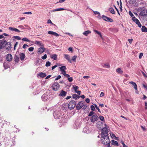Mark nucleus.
Wrapping results in <instances>:
<instances>
[{
	"instance_id": "obj_1",
	"label": "nucleus",
	"mask_w": 147,
	"mask_h": 147,
	"mask_svg": "<svg viewBox=\"0 0 147 147\" xmlns=\"http://www.w3.org/2000/svg\"><path fill=\"white\" fill-rule=\"evenodd\" d=\"M105 127H104L102 130V134L101 135L102 139L101 141L102 142L104 145L110 144L111 142L108 136V130L107 128V125L105 124Z\"/></svg>"
},
{
	"instance_id": "obj_2",
	"label": "nucleus",
	"mask_w": 147,
	"mask_h": 147,
	"mask_svg": "<svg viewBox=\"0 0 147 147\" xmlns=\"http://www.w3.org/2000/svg\"><path fill=\"white\" fill-rule=\"evenodd\" d=\"M51 95V93L44 94L41 96V98L43 101H45L49 100L50 98V96Z\"/></svg>"
},
{
	"instance_id": "obj_3",
	"label": "nucleus",
	"mask_w": 147,
	"mask_h": 147,
	"mask_svg": "<svg viewBox=\"0 0 147 147\" xmlns=\"http://www.w3.org/2000/svg\"><path fill=\"white\" fill-rule=\"evenodd\" d=\"M76 105V102L75 101L72 100L69 103L68 107L70 109H72L75 107Z\"/></svg>"
},
{
	"instance_id": "obj_4",
	"label": "nucleus",
	"mask_w": 147,
	"mask_h": 147,
	"mask_svg": "<svg viewBox=\"0 0 147 147\" xmlns=\"http://www.w3.org/2000/svg\"><path fill=\"white\" fill-rule=\"evenodd\" d=\"M60 87V85L59 83L57 82H55L52 85V89L55 91L58 90Z\"/></svg>"
},
{
	"instance_id": "obj_5",
	"label": "nucleus",
	"mask_w": 147,
	"mask_h": 147,
	"mask_svg": "<svg viewBox=\"0 0 147 147\" xmlns=\"http://www.w3.org/2000/svg\"><path fill=\"white\" fill-rule=\"evenodd\" d=\"M84 104L85 102L84 101L80 102L76 106V109L78 110L80 109L83 107Z\"/></svg>"
},
{
	"instance_id": "obj_6",
	"label": "nucleus",
	"mask_w": 147,
	"mask_h": 147,
	"mask_svg": "<svg viewBox=\"0 0 147 147\" xmlns=\"http://www.w3.org/2000/svg\"><path fill=\"white\" fill-rule=\"evenodd\" d=\"M132 19L133 21L136 22V24L138 25L139 27L141 28V27L142 25L139 20L137 19L135 17H132Z\"/></svg>"
},
{
	"instance_id": "obj_7",
	"label": "nucleus",
	"mask_w": 147,
	"mask_h": 147,
	"mask_svg": "<svg viewBox=\"0 0 147 147\" xmlns=\"http://www.w3.org/2000/svg\"><path fill=\"white\" fill-rule=\"evenodd\" d=\"M98 117L96 114H95L92 116L90 121L93 123L94 122L97 121L98 119Z\"/></svg>"
},
{
	"instance_id": "obj_8",
	"label": "nucleus",
	"mask_w": 147,
	"mask_h": 147,
	"mask_svg": "<svg viewBox=\"0 0 147 147\" xmlns=\"http://www.w3.org/2000/svg\"><path fill=\"white\" fill-rule=\"evenodd\" d=\"M53 115L54 118L56 119H59L61 116L59 111H55L53 113Z\"/></svg>"
},
{
	"instance_id": "obj_9",
	"label": "nucleus",
	"mask_w": 147,
	"mask_h": 147,
	"mask_svg": "<svg viewBox=\"0 0 147 147\" xmlns=\"http://www.w3.org/2000/svg\"><path fill=\"white\" fill-rule=\"evenodd\" d=\"M60 71H61V74H65L66 73L65 70L66 69V68L65 66H63L59 67Z\"/></svg>"
},
{
	"instance_id": "obj_10",
	"label": "nucleus",
	"mask_w": 147,
	"mask_h": 147,
	"mask_svg": "<svg viewBox=\"0 0 147 147\" xmlns=\"http://www.w3.org/2000/svg\"><path fill=\"white\" fill-rule=\"evenodd\" d=\"M102 19L108 21V22H113V20L109 17L105 16L104 15H103L102 16Z\"/></svg>"
},
{
	"instance_id": "obj_11",
	"label": "nucleus",
	"mask_w": 147,
	"mask_h": 147,
	"mask_svg": "<svg viewBox=\"0 0 147 147\" xmlns=\"http://www.w3.org/2000/svg\"><path fill=\"white\" fill-rule=\"evenodd\" d=\"M64 58L67 59L68 62L70 63H72L71 60V59L70 57L68 54H64Z\"/></svg>"
},
{
	"instance_id": "obj_12",
	"label": "nucleus",
	"mask_w": 147,
	"mask_h": 147,
	"mask_svg": "<svg viewBox=\"0 0 147 147\" xmlns=\"http://www.w3.org/2000/svg\"><path fill=\"white\" fill-rule=\"evenodd\" d=\"M45 48L43 47H40L38 49V53L40 54H42L45 51Z\"/></svg>"
},
{
	"instance_id": "obj_13",
	"label": "nucleus",
	"mask_w": 147,
	"mask_h": 147,
	"mask_svg": "<svg viewBox=\"0 0 147 147\" xmlns=\"http://www.w3.org/2000/svg\"><path fill=\"white\" fill-rule=\"evenodd\" d=\"M129 83L130 84H131L133 85V86H134V89L136 91L137 90V85L136 83L132 81L130 82ZM136 93H138V92L137 91H136Z\"/></svg>"
},
{
	"instance_id": "obj_14",
	"label": "nucleus",
	"mask_w": 147,
	"mask_h": 147,
	"mask_svg": "<svg viewBox=\"0 0 147 147\" xmlns=\"http://www.w3.org/2000/svg\"><path fill=\"white\" fill-rule=\"evenodd\" d=\"M35 44L40 47H43L44 46V45L43 43L41 42L38 41H35Z\"/></svg>"
},
{
	"instance_id": "obj_15",
	"label": "nucleus",
	"mask_w": 147,
	"mask_h": 147,
	"mask_svg": "<svg viewBox=\"0 0 147 147\" xmlns=\"http://www.w3.org/2000/svg\"><path fill=\"white\" fill-rule=\"evenodd\" d=\"M48 34H49L54 35L55 36H57L59 35V34L57 33L52 31H48Z\"/></svg>"
},
{
	"instance_id": "obj_16",
	"label": "nucleus",
	"mask_w": 147,
	"mask_h": 147,
	"mask_svg": "<svg viewBox=\"0 0 147 147\" xmlns=\"http://www.w3.org/2000/svg\"><path fill=\"white\" fill-rule=\"evenodd\" d=\"M67 92L63 90H62L59 94L60 96L64 97L67 94Z\"/></svg>"
},
{
	"instance_id": "obj_17",
	"label": "nucleus",
	"mask_w": 147,
	"mask_h": 147,
	"mask_svg": "<svg viewBox=\"0 0 147 147\" xmlns=\"http://www.w3.org/2000/svg\"><path fill=\"white\" fill-rule=\"evenodd\" d=\"M6 59L7 61H11L12 59V57L11 55L8 54L7 56Z\"/></svg>"
},
{
	"instance_id": "obj_18",
	"label": "nucleus",
	"mask_w": 147,
	"mask_h": 147,
	"mask_svg": "<svg viewBox=\"0 0 147 147\" xmlns=\"http://www.w3.org/2000/svg\"><path fill=\"white\" fill-rule=\"evenodd\" d=\"M42 60L39 58L37 59L35 62V64L37 65H39L40 63L42 62Z\"/></svg>"
},
{
	"instance_id": "obj_19",
	"label": "nucleus",
	"mask_w": 147,
	"mask_h": 147,
	"mask_svg": "<svg viewBox=\"0 0 147 147\" xmlns=\"http://www.w3.org/2000/svg\"><path fill=\"white\" fill-rule=\"evenodd\" d=\"M83 132L84 133L88 134L90 133V131L87 127H85L83 129Z\"/></svg>"
},
{
	"instance_id": "obj_20",
	"label": "nucleus",
	"mask_w": 147,
	"mask_h": 147,
	"mask_svg": "<svg viewBox=\"0 0 147 147\" xmlns=\"http://www.w3.org/2000/svg\"><path fill=\"white\" fill-rule=\"evenodd\" d=\"M9 29L12 31H14L16 32H20V30L17 29L12 27H9Z\"/></svg>"
},
{
	"instance_id": "obj_21",
	"label": "nucleus",
	"mask_w": 147,
	"mask_h": 147,
	"mask_svg": "<svg viewBox=\"0 0 147 147\" xmlns=\"http://www.w3.org/2000/svg\"><path fill=\"white\" fill-rule=\"evenodd\" d=\"M20 59L22 60H23L25 57V54L23 53H20L19 54Z\"/></svg>"
},
{
	"instance_id": "obj_22",
	"label": "nucleus",
	"mask_w": 147,
	"mask_h": 147,
	"mask_svg": "<svg viewBox=\"0 0 147 147\" xmlns=\"http://www.w3.org/2000/svg\"><path fill=\"white\" fill-rule=\"evenodd\" d=\"M38 76L41 78H44L46 76V74L45 73L40 72L38 74Z\"/></svg>"
},
{
	"instance_id": "obj_23",
	"label": "nucleus",
	"mask_w": 147,
	"mask_h": 147,
	"mask_svg": "<svg viewBox=\"0 0 147 147\" xmlns=\"http://www.w3.org/2000/svg\"><path fill=\"white\" fill-rule=\"evenodd\" d=\"M91 32L89 30L85 31L83 33V34L86 36H87L88 34L91 33Z\"/></svg>"
},
{
	"instance_id": "obj_24",
	"label": "nucleus",
	"mask_w": 147,
	"mask_h": 147,
	"mask_svg": "<svg viewBox=\"0 0 147 147\" xmlns=\"http://www.w3.org/2000/svg\"><path fill=\"white\" fill-rule=\"evenodd\" d=\"M111 144L112 145H114L115 146H118L119 145V144L117 142L114 140H112Z\"/></svg>"
},
{
	"instance_id": "obj_25",
	"label": "nucleus",
	"mask_w": 147,
	"mask_h": 147,
	"mask_svg": "<svg viewBox=\"0 0 147 147\" xmlns=\"http://www.w3.org/2000/svg\"><path fill=\"white\" fill-rule=\"evenodd\" d=\"M142 31L144 32H147V28L144 26H142Z\"/></svg>"
},
{
	"instance_id": "obj_26",
	"label": "nucleus",
	"mask_w": 147,
	"mask_h": 147,
	"mask_svg": "<svg viewBox=\"0 0 147 147\" xmlns=\"http://www.w3.org/2000/svg\"><path fill=\"white\" fill-rule=\"evenodd\" d=\"M74 125L75 128H78L80 127V124L79 122H76L75 123Z\"/></svg>"
},
{
	"instance_id": "obj_27",
	"label": "nucleus",
	"mask_w": 147,
	"mask_h": 147,
	"mask_svg": "<svg viewBox=\"0 0 147 147\" xmlns=\"http://www.w3.org/2000/svg\"><path fill=\"white\" fill-rule=\"evenodd\" d=\"M51 57L54 60H56L57 59V55L56 54H53L51 56Z\"/></svg>"
},
{
	"instance_id": "obj_28",
	"label": "nucleus",
	"mask_w": 147,
	"mask_h": 147,
	"mask_svg": "<svg viewBox=\"0 0 147 147\" xmlns=\"http://www.w3.org/2000/svg\"><path fill=\"white\" fill-rule=\"evenodd\" d=\"M94 32H95V33H96V34H98L99 35H100V37L102 38V35H101V33L100 32H99L98 30H94Z\"/></svg>"
},
{
	"instance_id": "obj_29",
	"label": "nucleus",
	"mask_w": 147,
	"mask_h": 147,
	"mask_svg": "<svg viewBox=\"0 0 147 147\" xmlns=\"http://www.w3.org/2000/svg\"><path fill=\"white\" fill-rule=\"evenodd\" d=\"M65 10V9L64 8H57V9H55L53 10L52 11L55 12V11H56L64 10Z\"/></svg>"
},
{
	"instance_id": "obj_30",
	"label": "nucleus",
	"mask_w": 147,
	"mask_h": 147,
	"mask_svg": "<svg viewBox=\"0 0 147 147\" xmlns=\"http://www.w3.org/2000/svg\"><path fill=\"white\" fill-rule=\"evenodd\" d=\"M141 14H142V15L146 16L147 15V9L146 10H145L142 11L140 13Z\"/></svg>"
},
{
	"instance_id": "obj_31",
	"label": "nucleus",
	"mask_w": 147,
	"mask_h": 147,
	"mask_svg": "<svg viewBox=\"0 0 147 147\" xmlns=\"http://www.w3.org/2000/svg\"><path fill=\"white\" fill-rule=\"evenodd\" d=\"M109 11L111 13L113 14H115V12L114 9L112 7H110L109 8Z\"/></svg>"
},
{
	"instance_id": "obj_32",
	"label": "nucleus",
	"mask_w": 147,
	"mask_h": 147,
	"mask_svg": "<svg viewBox=\"0 0 147 147\" xmlns=\"http://www.w3.org/2000/svg\"><path fill=\"white\" fill-rule=\"evenodd\" d=\"M72 97L74 98H75L76 100L78 99L80 97V96H78L76 94H73L72 95Z\"/></svg>"
},
{
	"instance_id": "obj_33",
	"label": "nucleus",
	"mask_w": 147,
	"mask_h": 147,
	"mask_svg": "<svg viewBox=\"0 0 147 147\" xmlns=\"http://www.w3.org/2000/svg\"><path fill=\"white\" fill-rule=\"evenodd\" d=\"M102 66L104 67H105V68H109L110 67V65L108 63H106V64H103L102 65Z\"/></svg>"
},
{
	"instance_id": "obj_34",
	"label": "nucleus",
	"mask_w": 147,
	"mask_h": 147,
	"mask_svg": "<svg viewBox=\"0 0 147 147\" xmlns=\"http://www.w3.org/2000/svg\"><path fill=\"white\" fill-rule=\"evenodd\" d=\"M116 71L117 73L119 74H121L123 73V71L120 68H119L117 69Z\"/></svg>"
},
{
	"instance_id": "obj_35",
	"label": "nucleus",
	"mask_w": 147,
	"mask_h": 147,
	"mask_svg": "<svg viewBox=\"0 0 147 147\" xmlns=\"http://www.w3.org/2000/svg\"><path fill=\"white\" fill-rule=\"evenodd\" d=\"M15 62H18L19 61V57L18 56L16 55L14 58Z\"/></svg>"
},
{
	"instance_id": "obj_36",
	"label": "nucleus",
	"mask_w": 147,
	"mask_h": 147,
	"mask_svg": "<svg viewBox=\"0 0 147 147\" xmlns=\"http://www.w3.org/2000/svg\"><path fill=\"white\" fill-rule=\"evenodd\" d=\"M136 1V0H129V2L130 4H133L135 3Z\"/></svg>"
},
{
	"instance_id": "obj_37",
	"label": "nucleus",
	"mask_w": 147,
	"mask_h": 147,
	"mask_svg": "<svg viewBox=\"0 0 147 147\" xmlns=\"http://www.w3.org/2000/svg\"><path fill=\"white\" fill-rule=\"evenodd\" d=\"M3 66L4 68L5 69H7L9 67V66L8 65H7L6 63L5 62H4L3 63Z\"/></svg>"
},
{
	"instance_id": "obj_38",
	"label": "nucleus",
	"mask_w": 147,
	"mask_h": 147,
	"mask_svg": "<svg viewBox=\"0 0 147 147\" xmlns=\"http://www.w3.org/2000/svg\"><path fill=\"white\" fill-rule=\"evenodd\" d=\"M77 57V56L76 55H74L72 57L71 61L72 60L73 62H75L76 61V59Z\"/></svg>"
},
{
	"instance_id": "obj_39",
	"label": "nucleus",
	"mask_w": 147,
	"mask_h": 147,
	"mask_svg": "<svg viewBox=\"0 0 147 147\" xmlns=\"http://www.w3.org/2000/svg\"><path fill=\"white\" fill-rule=\"evenodd\" d=\"M73 88L74 89L75 91H77L78 89V87L76 85H74L73 86Z\"/></svg>"
},
{
	"instance_id": "obj_40",
	"label": "nucleus",
	"mask_w": 147,
	"mask_h": 147,
	"mask_svg": "<svg viewBox=\"0 0 147 147\" xmlns=\"http://www.w3.org/2000/svg\"><path fill=\"white\" fill-rule=\"evenodd\" d=\"M51 62H50L49 61H48L46 62V64H45V66L46 67L49 66L51 65Z\"/></svg>"
},
{
	"instance_id": "obj_41",
	"label": "nucleus",
	"mask_w": 147,
	"mask_h": 147,
	"mask_svg": "<svg viewBox=\"0 0 147 147\" xmlns=\"http://www.w3.org/2000/svg\"><path fill=\"white\" fill-rule=\"evenodd\" d=\"M94 112L93 111H90V113H89L88 116H91L93 115L94 114Z\"/></svg>"
},
{
	"instance_id": "obj_42",
	"label": "nucleus",
	"mask_w": 147,
	"mask_h": 147,
	"mask_svg": "<svg viewBox=\"0 0 147 147\" xmlns=\"http://www.w3.org/2000/svg\"><path fill=\"white\" fill-rule=\"evenodd\" d=\"M22 40H23L24 41H26V42H30V40L26 38H23L22 39Z\"/></svg>"
},
{
	"instance_id": "obj_43",
	"label": "nucleus",
	"mask_w": 147,
	"mask_h": 147,
	"mask_svg": "<svg viewBox=\"0 0 147 147\" xmlns=\"http://www.w3.org/2000/svg\"><path fill=\"white\" fill-rule=\"evenodd\" d=\"M34 48L33 47H31L28 48V50L29 51L32 52L33 51Z\"/></svg>"
},
{
	"instance_id": "obj_44",
	"label": "nucleus",
	"mask_w": 147,
	"mask_h": 147,
	"mask_svg": "<svg viewBox=\"0 0 147 147\" xmlns=\"http://www.w3.org/2000/svg\"><path fill=\"white\" fill-rule=\"evenodd\" d=\"M47 55L46 54H45L43 56H42V57H41V58L42 59H44V60H45V59L47 58Z\"/></svg>"
},
{
	"instance_id": "obj_45",
	"label": "nucleus",
	"mask_w": 147,
	"mask_h": 147,
	"mask_svg": "<svg viewBox=\"0 0 147 147\" xmlns=\"http://www.w3.org/2000/svg\"><path fill=\"white\" fill-rule=\"evenodd\" d=\"M94 14L96 15V14H98L99 15V18L100 17V13L99 12H98L97 11H95L94 12Z\"/></svg>"
},
{
	"instance_id": "obj_46",
	"label": "nucleus",
	"mask_w": 147,
	"mask_h": 147,
	"mask_svg": "<svg viewBox=\"0 0 147 147\" xmlns=\"http://www.w3.org/2000/svg\"><path fill=\"white\" fill-rule=\"evenodd\" d=\"M83 109H84V110L87 109L88 108V107L86 105H85L84 104V106H83Z\"/></svg>"
},
{
	"instance_id": "obj_47",
	"label": "nucleus",
	"mask_w": 147,
	"mask_h": 147,
	"mask_svg": "<svg viewBox=\"0 0 147 147\" xmlns=\"http://www.w3.org/2000/svg\"><path fill=\"white\" fill-rule=\"evenodd\" d=\"M68 80L69 82H72L73 80V79L72 77H69L68 78Z\"/></svg>"
},
{
	"instance_id": "obj_48",
	"label": "nucleus",
	"mask_w": 147,
	"mask_h": 147,
	"mask_svg": "<svg viewBox=\"0 0 147 147\" xmlns=\"http://www.w3.org/2000/svg\"><path fill=\"white\" fill-rule=\"evenodd\" d=\"M99 119L101 120L102 121H103L104 119V117L102 116H99Z\"/></svg>"
},
{
	"instance_id": "obj_49",
	"label": "nucleus",
	"mask_w": 147,
	"mask_h": 147,
	"mask_svg": "<svg viewBox=\"0 0 147 147\" xmlns=\"http://www.w3.org/2000/svg\"><path fill=\"white\" fill-rule=\"evenodd\" d=\"M14 37L16 39H17L18 40H20L21 39V38L18 36H14Z\"/></svg>"
},
{
	"instance_id": "obj_50",
	"label": "nucleus",
	"mask_w": 147,
	"mask_h": 147,
	"mask_svg": "<svg viewBox=\"0 0 147 147\" xmlns=\"http://www.w3.org/2000/svg\"><path fill=\"white\" fill-rule=\"evenodd\" d=\"M94 105L95 106V107L98 110V111L100 113L101 112L100 111V109H99L98 107H97V105Z\"/></svg>"
},
{
	"instance_id": "obj_51",
	"label": "nucleus",
	"mask_w": 147,
	"mask_h": 147,
	"mask_svg": "<svg viewBox=\"0 0 147 147\" xmlns=\"http://www.w3.org/2000/svg\"><path fill=\"white\" fill-rule=\"evenodd\" d=\"M91 110L92 111H94L95 110V107L93 105H91L90 107Z\"/></svg>"
},
{
	"instance_id": "obj_52",
	"label": "nucleus",
	"mask_w": 147,
	"mask_h": 147,
	"mask_svg": "<svg viewBox=\"0 0 147 147\" xmlns=\"http://www.w3.org/2000/svg\"><path fill=\"white\" fill-rule=\"evenodd\" d=\"M47 23L48 24H50L52 25H53L54 24L52 22L51 20L50 19L48 20Z\"/></svg>"
},
{
	"instance_id": "obj_53",
	"label": "nucleus",
	"mask_w": 147,
	"mask_h": 147,
	"mask_svg": "<svg viewBox=\"0 0 147 147\" xmlns=\"http://www.w3.org/2000/svg\"><path fill=\"white\" fill-rule=\"evenodd\" d=\"M143 53H140L139 55V58L140 59L142 57V56H143Z\"/></svg>"
},
{
	"instance_id": "obj_54",
	"label": "nucleus",
	"mask_w": 147,
	"mask_h": 147,
	"mask_svg": "<svg viewBox=\"0 0 147 147\" xmlns=\"http://www.w3.org/2000/svg\"><path fill=\"white\" fill-rule=\"evenodd\" d=\"M23 14H31L32 12L31 11L25 12L23 13Z\"/></svg>"
},
{
	"instance_id": "obj_55",
	"label": "nucleus",
	"mask_w": 147,
	"mask_h": 147,
	"mask_svg": "<svg viewBox=\"0 0 147 147\" xmlns=\"http://www.w3.org/2000/svg\"><path fill=\"white\" fill-rule=\"evenodd\" d=\"M63 75L65 77H66L67 78H69V76H70L68 74H66V73H65V74H63Z\"/></svg>"
},
{
	"instance_id": "obj_56",
	"label": "nucleus",
	"mask_w": 147,
	"mask_h": 147,
	"mask_svg": "<svg viewBox=\"0 0 147 147\" xmlns=\"http://www.w3.org/2000/svg\"><path fill=\"white\" fill-rule=\"evenodd\" d=\"M129 14L130 16L131 17L134 16V14L132 13L131 11H129Z\"/></svg>"
},
{
	"instance_id": "obj_57",
	"label": "nucleus",
	"mask_w": 147,
	"mask_h": 147,
	"mask_svg": "<svg viewBox=\"0 0 147 147\" xmlns=\"http://www.w3.org/2000/svg\"><path fill=\"white\" fill-rule=\"evenodd\" d=\"M61 78V76L60 75L58 76L57 77L55 78V80H57L59 79H60Z\"/></svg>"
},
{
	"instance_id": "obj_58",
	"label": "nucleus",
	"mask_w": 147,
	"mask_h": 147,
	"mask_svg": "<svg viewBox=\"0 0 147 147\" xmlns=\"http://www.w3.org/2000/svg\"><path fill=\"white\" fill-rule=\"evenodd\" d=\"M18 44V42H16L15 44L14 45V50H15L16 49V47L17 46V45Z\"/></svg>"
},
{
	"instance_id": "obj_59",
	"label": "nucleus",
	"mask_w": 147,
	"mask_h": 147,
	"mask_svg": "<svg viewBox=\"0 0 147 147\" xmlns=\"http://www.w3.org/2000/svg\"><path fill=\"white\" fill-rule=\"evenodd\" d=\"M104 96V93L102 92L100 93V97H102L103 96Z\"/></svg>"
},
{
	"instance_id": "obj_60",
	"label": "nucleus",
	"mask_w": 147,
	"mask_h": 147,
	"mask_svg": "<svg viewBox=\"0 0 147 147\" xmlns=\"http://www.w3.org/2000/svg\"><path fill=\"white\" fill-rule=\"evenodd\" d=\"M78 94L80 95L81 93V91L79 90H77L75 91Z\"/></svg>"
},
{
	"instance_id": "obj_61",
	"label": "nucleus",
	"mask_w": 147,
	"mask_h": 147,
	"mask_svg": "<svg viewBox=\"0 0 147 147\" xmlns=\"http://www.w3.org/2000/svg\"><path fill=\"white\" fill-rule=\"evenodd\" d=\"M86 101L88 103L90 102V99L88 98H87L86 99Z\"/></svg>"
},
{
	"instance_id": "obj_62",
	"label": "nucleus",
	"mask_w": 147,
	"mask_h": 147,
	"mask_svg": "<svg viewBox=\"0 0 147 147\" xmlns=\"http://www.w3.org/2000/svg\"><path fill=\"white\" fill-rule=\"evenodd\" d=\"M28 47V46L26 44H24L23 45V48L24 49H25L26 47Z\"/></svg>"
},
{
	"instance_id": "obj_63",
	"label": "nucleus",
	"mask_w": 147,
	"mask_h": 147,
	"mask_svg": "<svg viewBox=\"0 0 147 147\" xmlns=\"http://www.w3.org/2000/svg\"><path fill=\"white\" fill-rule=\"evenodd\" d=\"M145 107L146 109H147V102H145Z\"/></svg>"
},
{
	"instance_id": "obj_64",
	"label": "nucleus",
	"mask_w": 147,
	"mask_h": 147,
	"mask_svg": "<svg viewBox=\"0 0 147 147\" xmlns=\"http://www.w3.org/2000/svg\"><path fill=\"white\" fill-rule=\"evenodd\" d=\"M142 85L144 88H146L147 90V85H145L144 84H143Z\"/></svg>"
}]
</instances>
